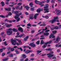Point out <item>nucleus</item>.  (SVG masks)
Listing matches in <instances>:
<instances>
[{
    "label": "nucleus",
    "instance_id": "58",
    "mask_svg": "<svg viewBox=\"0 0 61 61\" xmlns=\"http://www.w3.org/2000/svg\"><path fill=\"white\" fill-rule=\"evenodd\" d=\"M59 45H58V44H56V47H59Z\"/></svg>",
    "mask_w": 61,
    "mask_h": 61
},
{
    "label": "nucleus",
    "instance_id": "45",
    "mask_svg": "<svg viewBox=\"0 0 61 61\" xmlns=\"http://www.w3.org/2000/svg\"><path fill=\"white\" fill-rule=\"evenodd\" d=\"M45 18L46 19H48V18H49V17L48 16H45Z\"/></svg>",
    "mask_w": 61,
    "mask_h": 61
},
{
    "label": "nucleus",
    "instance_id": "8",
    "mask_svg": "<svg viewBox=\"0 0 61 61\" xmlns=\"http://www.w3.org/2000/svg\"><path fill=\"white\" fill-rule=\"evenodd\" d=\"M8 36H10L11 35V34H12V31L11 30L7 31L6 32Z\"/></svg>",
    "mask_w": 61,
    "mask_h": 61
},
{
    "label": "nucleus",
    "instance_id": "55",
    "mask_svg": "<svg viewBox=\"0 0 61 61\" xmlns=\"http://www.w3.org/2000/svg\"><path fill=\"white\" fill-rule=\"evenodd\" d=\"M5 55V53H3L2 54V56H4Z\"/></svg>",
    "mask_w": 61,
    "mask_h": 61
},
{
    "label": "nucleus",
    "instance_id": "59",
    "mask_svg": "<svg viewBox=\"0 0 61 61\" xmlns=\"http://www.w3.org/2000/svg\"><path fill=\"white\" fill-rule=\"evenodd\" d=\"M24 58H22L21 59H20V61H23V60H24Z\"/></svg>",
    "mask_w": 61,
    "mask_h": 61
},
{
    "label": "nucleus",
    "instance_id": "38",
    "mask_svg": "<svg viewBox=\"0 0 61 61\" xmlns=\"http://www.w3.org/2000/svg\"><path fill=\"white\" fill-rule=\"evenodd\" d=\"M18 12H19V11H15L14 14H18Z\"/></svg>",
    "mask_w": 61,
    "mask_h": 61
},
{
    "label": "nucleus",
    "instance_id": "40",
    "mask_svg": "<svg viewBox=\"0 0 61 61\" xmlns=\"http://www.w3.org/2000/svg\"><path fill=\"white\" fill-rule=\"evenodd\" d=\"M37 54H38L39 53H40L41 52H42V51H37Z\"/></svg>",
    "mask_w": 61,
    "mask_h": 61
},
{
    "label": "nucleus",
    "instance_id": "57",
    "mask_svg": "<svg viewBox=\"0 0 61 61\" xmlns=\"http://www.w3.org/2000/svg\"><path fill=\"white\" fill-rule=\"evenodd\" d=\"M31 56L33 57V56H35V55L34 54H31Z\"/></svg>",
    "mask_w": 61,
    "mask_h": 61
},
{
    "label": "nucleus",
    "instance_id": "47",
    "mask_svg": "<svg viewBox=\"0 0 61 61\" xmlns=\"http://www.w3.org/2000/svg\"><path fill=\"white\" fill-rule=\"evenodd\" d=\"M0 17H2V18H5V16L2 15H1Z\"/></svg>",
    "mask_w": 61,
    "mask_h": 61
},
{
    "label": "nucleus",
    "instance_id": "29",
    "mask_svg": "<svg viewBox=\"0 0 61 61\" xmlns=\"http://www.w3.org/2000/svg\"><path fill=\"white\" fill-rule=\"evenodd\" d=\"M29 47V46H23V48H28Z\"/></svg>",
    "mask_w": 61,
    "mask_h": 61
},
{
    "label": "nucleus",
    "instance_id": "52",
    "mask_svg": "<svg viewBox=\"0 0 61 61\" xmlns=\"http://www.w3.org/2000/svg\"><path fill=\"white\" fill-rule=\"evenodd\" d=\"M51 3H55V0H52L51 1Z\"/></svg>",
    "mask_w": 61,
    "mask_h": 61
},
{
    "label": "nucleus",
    "instance_id": "25",
    "mask_svg": "<svg viewBox=\"0 0 61 61\" xmlns=\"http://www.w3.org/2000/svg\"><path fill=\"white\" fill-rule=\"evenodd\" d=\"M40 25L41 26H46V25L45 24H43Z\"/></svg>",
    "mask_w": 61,
    "mask_h": 61
},
{
    "label": "nucleus",
    "instance_id": "7",
    "mask_svg": "<svg viewBox=\"0 0 61 61\" xmlns=\"http://www.w3.org/2000/svg\"><path fill=\"white\" fill-rule=\"evenodd\" d=\"M25 36V34L24 33H22V34H21L20 35L18 36H16L15 37L16 38H17V37L21 38L22 37H24Z\"/></svg>",
    "mask_w": 61,
    "mask_h": 61
},
{
    "label": "nucleus",
    "instance_id": "13",
    "mask_svg": "<svg viewBox=\"0 0 61 61\" xmlns=\"http://www.w3.org/2000/svg\"><path fill=\"white\" fill-rule=\"evenodd\" d=\"M34 17V15L32 14H31L30 15L29 18L30 19H31L32 20L33 19Z\"/></svg>",
    "mask_w": 61,
    "mask_h": 61
},
{
    "label": "nucleus",
    "instance_id": "6",
    "mask_svg": "<svg viewBox=\"0 0 61 61\" xmlns=\"http://www.w3.org/2000/svg\"><path fill=\"white\" fill-rule=\"evenodd\" d=\"M29 46H30L31 47H32L33 48L36 47V44H35V42H31L30 44H29Z\"/></svg>",
    "mask_w": 61,
    "mask_h": 61
},
{
    "label": "nucleus",
    "instance_id": "20",
    "mask_svg": "<svg viewBox=\"0 0 61 61\" xmlns=\"http://www.w3.org/2000/svg\"><path fill=\"white\" fill-rule=\"evenodd\" d=\"M29 5L30 7H33V2H31L29 4Z\"/></svg>",
    "mask_w": 61,
    "mask_h": 61
},
{
    "label": "nucleus",
    "instance_id": "33",
    "mask_svg": "<svg viewBox=\"0 0 61 61\" xmlns=\"http://www.w3.org/2000/svg\"><path fill=\"white\" fill-rule=\"evenodd\" d=\"M8 60V58H7L5 59H3V61H6V60Z\"/></svg>",
    "mask_w": 61,
    "mask_h": 61
},
{
    "label": "nucleus",
    "instance_id": "2",
    "mask_svg": "<svg viewBox=\"0 0 61 61\" xmlns=\"http://www.w3.org/2000/svg\"><path fill=\"white\" fill-rule=\"evenodd\" d=\"M22 15V13L20 12V13L17 14L16 15V16H15V18L16 20H17V22H19L20 19V18H19V16Z\"/></svg>",
    "mask_w": 61,
    "mask_h": 61
},
{
    "label": "nucleus",
    "instance_id": "42",
    "mask_svg": "<svg viewBox=\"0 0 61 61\" xmlns=\"http://www.w3.org/2000/svg\"><path fill=\"white\" fill-rule=\"evenodd\" d=\"M31 11H34V10H35V9L33 8H31L30 9Z\"/></svg>",
    "mask_w": 61,
    "mask_h": 61
},
{
    "label": "nucleus",
    "instance_id": "46",
    "mask_svg": "<svg viewBox=\"0 0 61 61\" xmlns=\"http://www.w3.org/2000/svg\"><path fill=\"white\" fill-rule=\"evenodd\" d=\"M46 46H47L46 45H44L42 46V47L43 48H45V47H46Z\"/></svg>",
    "mask_w": 61,
    "mask_h": 61
},
{
    "label": "nucleus",
    "instance_id": "26",
    "mask_svg": "<svg viewBox=\"0 0 61 61\" xmlns=\"http://www.w3.org/2000/svg\"><path fill=\"white\" fill-rule=\"evenodd\" d=\"M22 57L24 58H25L26 57V56H25V54H23L22 55Z\"/></svg>",
    "mask_w": 61,
    "mask_h": 61
},
{
    "label": "nucleus",
    "instance_id": "5",
    "mask_svg": "<svg viewBox=\"0 0 61 61\" xmlns=\"http://www.w3.org/2000/svg\"><path fill=\"white\" fill-rule=\"evenodd\" d=\"M54 19H53L52 20H50V22L51 23V24H53L56 21V19H57L58 18V17L56 16V17H54Z\"/></svg>",
    "mask_w": 61,
    "mask_h": 61
},
{
    "label": "nucleus",
    "instance_id": "50",
    "mask_svg": "<svg viewBox=\"0 0 61 61\" xmlns=\"http://www.w3.org/2000/svg\"><path fill=\"white\" fill-rule=\"evenodd\" d=\"M18 49H20V50L21 51H23V50H22V48L21 47H20V48H18Z\"/></svg>",
    "mask_w": 61,
    "mask_h": 61
},
{
    "label": "nucleus",
    "instance_id": "14",
    "mask_svg": "<svg viewBox=\"0 0 61 61\" xmlns=\"http://www.w3.org/2000/svg\"><path fill=\"white\" fill-rule=\"evenodd\" d=\"M18 30L19 31H20V32H23V31H24V30L22 29V28L21 27H19L18 28Z\"/></svg>",
    "mask_w": 61,
    "mask_h": 61
},
{
    "label": "nucleus",
    "instance_id": "60",
    "mask_svg": "<svg viewBox=\"0 0 61 61\" xmlns=\"http://www.w3.org/2000/svg\"><path fill=\"white\" fill-rule=\"evenodd\" d=\"M49 32V30L48 29L47 30L45 31V32Z\"/></svg>",
    "mask_w": 61,
    "mask_h": 61
},
{
    "label": "nucleus",
    "instance_id": "32",
    "mask_svg": "<svg viewBox=\"0 0 61 61\" xmlns=\"http://www.w3.org/2000/svg\"><path fill=\"white\" fill-rule=\"evenodd\" d=\"M54 29L56 30L57 29H58V26H56L54 27Z\"/></svg>",
    "mask_w": 61,
    "mask_h": 61
},
{
    "label": "nucleus",
    "instance_id": "9",
    "mask_svg": "<svg viewBox=\"0 0 61 61\" xmlns=\"http://www.w3.org/2000/svg\"><path fill=\"white\" fill-rule=\"evenodd\" d=\"M41 45L45 44V45H46V46H47V44H48L47 42L46 43L44 42V41H43V40H42L41 41Z\"/></svg>",
    "mask_w": 61,
    "mask_h": 61
},
{
    "label": "nucleus",
    "instance_id": "61",
    "mask_svg": "<svg viewBox=\"0 0 61 61\" xmlns=\"http://www.w3.org/2000/svg\"><path fill=\"white\" fill-rule=\"evenodd\" d=\"M25 14L26 15H28V12H25Z\"/></svg>",
    "mask_w": 61,
    "mask_h": 61
},
{
    "label": "nucleus",
    "instance_id": "63",
    "mask_svg": "<svg viewBox=\"0 0 61 61\" xmlns=\"http://www.w3.org/2000/svg\"><path fill=\"white\" fill-rule=\"evenodd\" d=\"M20 25L21 26H22V27H25V25Z\"/></svg>",
    "mask_w": 61,
    "mask_h": 61
},
{
    "label": "nucleus",
    "instance_id": "15",
    "mask_svg": "<svg viewBox=\"0 0 61 61\" xmlns=\"http://www.w3.org/2000/svg\"><path fill=\"white\" fill-rule=\"evenodd\" d=\"M49 37V38H51V37L52 38H55V37L54 36V35L53 34H51V35Z\"/></svg>",
    "mask_w": 61,
    "mask_h": 61
},
{
    "label": "nucleus",
    "instance_id": "10",
    "mask_svg": "<svg viewBox=\"0 0 61 61\" xmlns=\"http://www.w3.org/2000/svg\"><path fill=\"white\" fill-rule=\"evenodd\" d=\"M16 9L17 10L18 9H19V10H23V6H21V8H19V7L18 6H16L15 7Z\"/></svg>",
    "mask_w": 61,
    "mask_h": 61
},
{
    "label": "nucleus",
    "instance_id": "11",
    "mask_svg": "<svg viewBox=\"0 0 61 61\" xmlns=\"http://www.w3.org/2000/svg\"><path fill=\"white\" fill-rule=\"evenodd\" d=\"M49 55V56H48V57H49V58H50V59H51V58H52V56H54V55L51 54H47V56H48Z\"/></svg>",
    "mask_w": 61,
    "mask_h": 61
},
{
    "label": "nucleus",
    "instance_id": "4",
    "mask_svg": "<svg viewBox=\"0 0 61 61\" xmlns=\"http://www.w3.org/2000/svg\"><path fill=\"white\" fill-rule=\"evenodd\" d=\"M46 6L44 7V8H45L44 9V11H45V13H48L49 12V10H48L49 9H47L48 8V5L47 4H46L45 5Z\"/></svg>",
    "mask_w": 61,
    "mask_h": 61
},
{
    "label": "nucleus",
    "instance_id": "12",
    "mask_svg": "<svg viewBox=\"0 0 61 61\" xmlns=\"http://www.w3.org/2000/svg\"><path fill=\"white\" fill-rule=\"evenodd\" d=\"M43 9H41L40 8H39L37 10V12L38 13H39L41 12V11H43Z\"/></svg>",
    "mask_w": 61,
    "mask_h": 61
},
{
    "label": "nucleus",
    "instance_id": "16",
    "mask_svg": "<svg viewBox=\"0 0 61 61\" xmlns=\"http://www.w3.org/2000/svg\"><path fill=\"white\" fill-rule=\"evenodd\" d=\"M60 39L59 36H58L56 38V41L55 42L56 43H58L59 42V40Z\"/></svg>",
    "mask_w": 61,
    "mask_h": 61
},
{
    "label": "nucleus",
    "instance_id": "51",
    "mask_svg": "<svg viewBox=\"0 0 61 61\" xmlns=\"http://www.w3.org/2000/svg\"><path fill=\"white\" fill-rule=\"evenodd\" d=\"M50 28L51 29V30H54V29H54V27L51 28V27Z\"/></svg>",
    "mask_w": 61,
    "mask_h": 61
},
{
    "label": "nucleus",
    "instance_id": "27",
    "mask_svg": "<svg viewBox=\"0 0 61 61\" xmlns=\"http://www.w3.org/2000/svg\"><path fill=\"white\" fill-rule=\"evenodd\" d=\"M25 8H26L27 10H28L29 8V7L26 6L25 7Z\"/></svg>",
    "mask_w": 61,
    "mask_h": 61
},
{
    "label": "nucleus",
    "instance_id": "24",
    "mask_svg": "<svg viewBox=\"0 0 61 61\" xmlns=\"http://www.w3.org/2000/svg\"><path fill=\"white\" fill-rule=\"evenodd\" d=\"M46 51H51L52 50V49L51 48L46 49Z\"/></svg>",
    "mask_w": 61,
    "mask_h": 61
},
{
    "label": "nucleus",
    "instance_id": "54",
    "mask_svg": "<svg viewBox=\"0 0 61 61\" xmlns=\"http://www.w3.org/2000/svg\"><path fill=\"white\" fill-rule=\"evenodd\" d=\"M10 57H13V55L12 54H11L10 55Z\"/></svg>",
    "mask_w": 61,
    "mask_h": 61
},
{
    "label": "nucleus",
    "instance_id": "53",
    "mask_svg": "<svg viewBox=\"0 0 61 61\" xmlns=\"http://www.w3.org/2000/svg\"><path fill=\"white\" fill-rule=\"evenodd\" d=\"M3 51V49H0V53L2 52Z\"/></svg>",
    "mask_w": 61,
    "mask_h": 61
},
{
    "label": "nucleus",
    "instance_id": "43",
    "mask_svg": "<svg viewBox=\"0 0 61 61\" xmlns=\"http://www.w3.org/2000/svg\"><path fill=\"white\" fill-rule=\"evenodd\" d=\"M61 12V11H60V12H57L56 14L58 15H60V12Z\"/></svg>",
    "mask_w": 61,
    "mask_h": 61
},
{
    "label": "nucleus",
    "instance_id": "21",
    "mask_svg": "<svg viewBox=\"0 0 61 61\" xmlns=\"http://www.w3.org/2000/svg\"><path fill=\"white\" fill-rule=\"evenodd\" d=\"M1 4L2 5V6H4L5 5V2H3V1H2L1 2Z\"/></svg>",
    "mask_w": 61,
    "mask_h": 61
},
{
    "label": "nucleus",
    "instance_id": "36",
    "mask_svg": "<svg viewBox=\"0 0 61 61\" xmlns=\"http://www.w3.org/2000/svg\"><path fill=\"white\" fill-rule=\"evenodd\" d=\"M10 49L11 51H14V50H15V49H14V48H11Z\"/></svg>",
    "mask_w": 61,
    "mask_h": 61
},
{
    "label": "nucleus",
    "instance_id": "19",
    "mask_svg": "<svg viewBox=\"0 0 61 61\" xmlns=\"http://www.w3.org/2000/svg\"><path fill=\"white\" fill-rule=\"evenodd\" d=\"M13 32H16L17 31V29H15V28H14L12 30Z\"/></svg>",
    "mask_w": 61,
    "mask_h": 61
},
{
    "label": "nucleus",
    "instance_id": "34",
    "mask_svg": "<svg viewBox=\"0 0 61 61\" xmlns=\"http://www.w3.org/2000/svg\"><path fill=\"white\" fill-rule=\"evenodd\" d=\"M52 42V41H50L49 42H47V43L48 44H50Z\"/></svg>",
    "mask_w": 61,
    "mask_h": 61
},
{
    "label": "nucleus",
    "instance_id": "64",
    "mask_svg": "<svg viewBox=\"0 0 61 61\" xmlns=\"http://www.w3.org/2000/svg\"><path fill=\"white\" fill-rule=\"evenodd\" d=\"M11 47H9L7 48V49L8 50H9L10 49H11Z\"/></svg>",
    "mask_w": 61,
    "mask_h": 61
},
{
    "label": "nucleus",
    "instance_id": "56",
    "mask_svg": "<svg viewBox=\"0 0 61 61\" xmlns=\"http://www.w3.org/2000/svg\"><path fill=\"white\" fill-rule=\"evenodd\" d=\"M17 36H20L19 35V32H17L16 33Z\"/></svg>",
    "mask_w": 61,
    "mask_h": 61
},
{
    "label": "nucleus",
    "instance_id": "48",
    "mask_svg": "<svg viewBox=\"0 0 61 61\" xmlns=\"http://www.w3.org/2000/svg\"><path fill=\"white\" fill-rule=\"evenodd\" d=\"M35 32V30H32L31 31V32L32 34H34Z\"/></svg>",
    "mask_w": 61,
    "mask_h": 61
},
{
    "label": "nucleus",
    "instance_id": "49",
    "mask_svg": "<svg viewBox=\"0 0 61 61\" xmlns=\"http://www.w3.org/2000/svg\"><path fill=\"white\" fill-rule=\"evenodd\" d=\"M18 5H22V3H18Z\"/></svg>",
    "mask_w": 61,
    "mask_h": 61
},
{
    "label": "nucleus",
    "instance_id": "39",
    "mask_svg": "<svg viewBox=\"0 0 61 61\" xmlns=\"http://www.w3.org/2000/svg\"><path fill=\"white\" fill-rule=\"evenodd\" d=\"M4 45L5 46H7L8 45L6 43V41H5L4 42Z\"/></svg>",
    "mask_w": 61,
    "mask_h": 61
},
{
    "label": "nucleus",
    "instance_id": "1",
    "mask_svg": "<svg viewBox=\"0 0 61 61\" xmlns=\"http://www.w3.org/2000/svg\"><path fill=\"white\" fill-rule=\"evenodd\" d=\"M11 41L12 42V45H14V46L15 45H17V46H19V45H20L22 44V42L21 41V40H19L18 41V42H18L16 43L15 40H14L13 39H11Z\"/></svg>",
    "mask_w": 61,
    "mask_h": 61
},
{
    "label": "nucleus",
    "instance_id": "41",
    "mask_svg": "<svg viewBox=\"0 0 61 61\" xmlns=\"http://www.w3.org/2000/svg\"><path fill=\"white\" fill-rule=\"evenodd\" d=\"M5 32H3L1 33V36H3V35H4V34Z\"/></svg>",
    "mask_w": 61,
    "mask_h": 61
},
{
    "label": "nucleus",
    "instance_id": "18",
    "mask_svg": "<svg viewBox=\"0 0 61 61\" xmlns=\"http://www.w3.org/2000/svg\"><path fill=\"white\" fill-rule=\"evenodd\" d=\"M30 52H31V51L30 50H27L25 52V54H28V53H29Z\"/></svg>",
    "mask_w": 61,
    "mask_h": 61
},
{
    "label": "nucleus",
    "instance_id": "62",
    "mask_svg": "<svg viewBox=\"0 0 61 61\" xmlns=\"http://www.w3.org/2000/svg\"><path fill=\"white\" fill-rule=\"evenodd\" d=\"M8 21H9V23H12V20H8Z\"/></svg>",
    "mask_w": 61,
    "mask_h": 61
},
{
    "label": "nucleus",
    "instance_id": "37",
    "mask_svg": "<svg viewBox=\"0 0 61 61\" xmlns=\"http://www.w3.org/2000/svg\"><path fill=\"white\" fill-rule=\"evenodd\" d=\"M27 26H30V27H31L32 26L29 23L27 25Z\"/></svg>",
    "mask_w": 61,
    "mask_h": 61
},
{
    "label": "nucleus",
    "instance_id": "28",
    "mask_svg": "<svg viewBox=\"0 0 61 61\" xmlns=\"http://www.w3.org/2000/svg\"><path fill=\"white\" fill-rule=\"evenodd\" d=\"M15 52H16L17 54H19V52L17 50H16L15 51Z\"/></svg>",
    "mask_w": 61,
    "mask_h": 61
},
{
    "label": "nucleus",
    "instance_id": "17",
    "mask_svg": "<svg viewBox=\"0 0 61 61\" xmlns=\"http://www.w3.org/2000/svg\"><path fill=\"white\" fill-rule=\"evenodd\" d=\"M39 15V13H36L35 14L34 16V18L35 19H36V18L37 17V16L38 15Z\"/></svg>",
    "mask_w": 61,
    "mask_h": 61
},
{
    "label": "nucleus",
    "instance_id": "30",
    "mask_svg": "<svg viewBox=\"0 0 61 61\" xmlns=\"http://www.w3.org/2000/svg\"><path fill=\"white\" fill-rule=\"evenodd\" d=\"M52 32L53 34H56L57 32L56 30L53 31H52Z\"/></svg>",
    "mask_w": 61,
    "mask_h": 61
},
{
    "label": "nucleus",
    "instance_id": "35",
    "mask_svg": "<svg viewBox=\"0 0 61 61\" xmlns=\"http://www.w3.org/2000/svg\"><path fill=\"white\" fill-rule=\"evenodd\" d=\"M40 42V41H38L36 42V43L37 45H39V44Z\"/></svg>",
    "mask_w": 61,
    "mask_h": 61
},
{
    "label": "nucleus",
    "instance_id": "23",
    "mask_svg": "<svg viewBox=\"0 0 61 61\" xmlns=\"http://www.w3.org/2000/svg\"><path fill=\"white\" fill-rule=\"evenodd\" d=\"M44 35H46V36H48L49 35V33L48 32H47L46 33H44Z\"/></svg>",
    "mask_w": 61,
    "mask_h": 61
},
{
    "label": "nucleus",
    "instance_id": "3",
    "mask_svg": "<svg viewBox=\"0 0 61 61\" xmlns=\"http://www.w3.org/2000/svg\"><path fill=\"white\" fill-rule=\"evenodd\" d=\"M45 1H43L41 2H40L38 0H35V2L36 4H39L40 5H41V6L42 7V6H44V4H43V3H45Z\"/></svg>",
    "mask_w": 61,
    "mask_h": 61
},
{
    "label": "nucleus",
    "instance_id": "22",
    "mask_svg": "<svg viewBox=\"0 0 61 61\" xmlns=\"http://www.w3.org/2000/svg\"><path fill=\"white\" fill-rule=\"evenodd\" d=\"M28 37H29V36H27L25 38H24V40L25 41H26L27 40V39L28 38Z\"/></svg>",
    "mask_w": 61,
    "mask_h": 61
},
{
    "label": "nucleus",
    "instance_id": "31",
    "mask_svg": "<svg viewBox=\"0 0 61 61\" xmlns=\"http://www.w3.org/2000/svg\"><path fill=\"white\" fill-rule=\"evenodd\" d=\"M12 26V25L11 24H8L6 26V27H10V26Z\"/></svg>",
    "mask_w": 61,
    "mask_h": 61
},
{
    "label": "nucleus",
    "instance_id": "44",
    "mask_svg": "<svg viewBox=\"0 0 61 61\" xmlns=\"http://www.w3.org/2000/svg\"><path fill=\"white\" fill-rule=\"evenodd\" d=\"M8 15H10V16H11L12 15V14L11 12H9Z\"/></svg>",
    "mask_w": 61,
    "mask_h": 61
}]
</instances>
